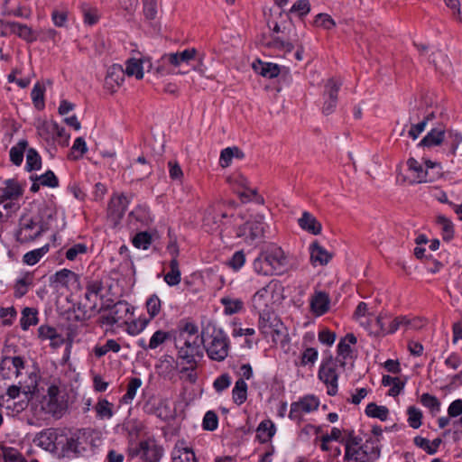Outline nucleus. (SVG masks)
Masks as SVG:
<instances>
[{
  "instance_id": "nucleus-42",
  "label": "nucleus",
  "mask_w": 462,
  "mask_h": 462,
  "mask_svg": "<svg viewBox=\"0 0 462 462\" xmlns=\"http://www.w3.org/2000/svg\"><path fill=\"white\" fill-rule=\"evenodd\" d=\"M28 143L26 140H21L10 150V160L14 165H21L23 160V152L26 150Z\"/></svg>"
},
{
  "instance_id": "nucleus-45",
  "label": "nucleus",
  "mask_w": 462,
  "mask_h": 462,
  "mask_svg": "<svg viewBox=\"0 0 462 462\" xmlns=\"http://www.w3.org/2000/svg\"><path fill=\"white\" fill-rule=\"evenodd\" d=\"M95 411L97 412V416L101 420L110 419L114 414L113 404L106 399L98 400L95 405Z\"/></svg>"
},
{
  "instance_id": "nucleus-22",
  "label": "nucleus",
  "mask_w": 462,
  "mask_h": 462,
  "mask_svg": "<svg viewBox=\"0 0 462 462\" xmlns=\"http://www.w3.org/2000/svg\"><path fill=\"white\" fill-rule=\"evenodd\" d=\"M356 337L354 334L349 333L342 338L337 345V355H338V362H340L341 366L345 365L346 360L350 356L352 353L351 345L356 344Z\"/></svg>"
},
{
  "instance_id": "nucleus-56",
  "label": "nucleus",
  "mask_w": 462,
  "mask_h": 462,
  "mask_svg": "<svg viewBox=\"0 0 462 462\" xmlns=\"http://www.w3.org/2000/svg\"><path fill=\"white\" fill-rule=\"evenodd\" d=\"M409 425L413 429H418L421 425L422 412L420 409L411 406L407 410Z\"/></svg>"
},
{
  "instance_id": "nucleus-55",
  "label": "nucleus",
  "mask_w": 462,
  "mask_h": 462,
  "mask_svg": "<svg viewBox=\"0 0 462 462\" xmlns=\"http://www.w3.org/2000/svg\"><path fill=\"white\" fill-rule=\"evenodd\" d=\"M420 402L423 406L429 408L432 413L439 412L440 410V402L430 393H423L420 397Z\"/></svg>"
},
{
  "instance_id": "nucleus-33",
  "label": "nucleus",
  "mask_w": 462,
  "mask_h": 462,
  "mask_svg": "<svg viewBox=\"0 0 462 462\" xmlns=\"http://www.w3.org/2000/svg\"><path fill=\"white\" fill-rule=\"evenodd\" d=\"M11 32L12 34H15L27 42H33L37 40V35L34 31L23 23L14 22Z\"/></svg>"
},
{
  "instance_id": "nucleus-23",
  "label": "nucleus",
  "mask_w": 462,
  "mask_h": 462,
  "mask_svg": "<svg viewBox=\"0 0 462 462\" xmlns=\"http://www.w3.org/2000/svg\"><path fill=\"white\" fill-rule=\"evenodd\" d=\"M51 281L54 283L68 288L72 286H78L79 283V275L68 269H62L57 272L51 278Z\"/></svg>"
},
{
  "instance_id": "nucleus-15",
  "label": "nucleus",
  "mask_w": 462,
  "mask_h": 462,
  "mask_svg": "<svg viewBox=\"0 0 462 462\" xmlns=\"http://www.w3.org/2000/svg\"><path fill=\"white\" fill-rule=\"evenodd\" d=\"M59 435L54 429H46L36 435L33 442L36 446L41 447L44 450L54 452L57 450L56 442Z\"/></svg>"
},
{
  "instance_id": "nucleus-31",
  "label": "nucleus",
  "mask_w": 462,
  "mask_h": 462,
  "mask_svg": "<svg viewBox=\"0 0 462 462\" xmlns=\"http://www.w3.org/2000/svg\"><path fill=\"white\" fill-rule=\"evenodd\" d=\"M169 337L170 335L168 332L163 330H157L153 333L148 344H146L144 339H140L137 344L143 350L156 349L158 346L162 345L167 339H169Z\"/></svg>"
},
{
  "instance_id": "nucleus-61",
  "label": "nucleus",
  "mask_w": 462,
  "mask_h": 462,
  "mask_svg": "<svg viewBox=\"0 0 462 462\" xmlns=\"http://www.w3.org/2000/svg\"><path fill=\"white\" fill-rule=\"evenodd\" d=\"M341 87V82L330 79L326 84L325 94L328 96V99L337 101V94Z\"/></svg>"
},
{
  "instance_id": "nucleus-7",
  "label": "nucleus",
  "mask_w": 462,
  "mask_h": 462,
  "mask_svg": "<svg viewBox=\"0 0 462 462\" xmlns=\"http://www.w3.org/2000/svg\"><path fill=\"white\" fill-rule=\"evenodd\" d=\"M407 166L413 183L432 182L439 175L440 167L430 161L426 162L424 167L415 159L410 158Z\"/></svg>"
},
{
  "instance_id": "nucleus-46",
  "label": "nucleus",
  "mask_w": 462,
  "mask_h": 462,
  "mask_svg": "<svg viewBox=\"0 0 462 462\" xmlns=\"http://www.w3.org/2000/svg\"><path fill=\"white\" fill-rule=\"evenodd\" d=\"M389 411L385 406H379L374 402L367 404L365 408V414L371 418H377L381 420H386Z\"/></svg>"
},
{
  "instance_id": "nucleus-28",
  "label": "nucleus",
  "mask_w": 462,
  "mask_h": 462,
  "mask_svg": "<svg viewBox=\"0 0 462 462\" xmlns=\"http://www.w3.org/2000/svg\"><path fill=\"white\" fill-rule=\"evenodd\" d=\"M368 443L369 441H365L363 446L355 449L346 448L344 460L348 462H369Z\"/></svg>"
},
{
  "instance_id": "nucleus-47",
  "label": "nucleus",
  "mask_w": 462,
  "mask_h": 462,
  "mask_svg": "<svg viewBox=\"0 0 462 462\" xmlns=\"http://www.w3.org/2000/svg\"><path fill=\"white\" fill-rule=\"evenodd\" d=\"M48 251H49L48 245H45L42 247L34 249L32 251H30L23 255V263L28 265H34L42 259V257L44 254H47Z\"/></svg>"
},
{
  "instance_id": "nucleus-34",
  "label": "nucleus",
  "mask_w": 462,
  "mask_h": 462,
  "mask_svg": "<svg viewBox=\"0 0 462 462\" xmlns=\"http://www.w3.org/2000/svg\"><path fill=\"white\" fill-rule=\"evenodd\" d=\"M255 72L268 79L276 78L280 74V68L273 63L262 62L258 60L253 64Z\"/></svg>"
},
{
  "instance_id": "nucleus-27",
  "label": "nucleus",
  "mask_w": 462,
  "mask_h": 462,
  "mask_svg": "<svg viewBox=\"0 0 462 462\" xmlns=\"http://www.w3.org/2000/svg\"><path fill=\"white\" fill-rule=\"evenodd\" d=\"M271 283L272 282L258 290L252 298L253 307L258 313L270 310L268 293Z\"/></svg>"
},
{
  "instance_id": "nucleus-21",
  "label": "nucleus",
  "mask_w": 462,
  "mask_h": 462,
  "mask_svg": "<svg viewBox=\"0 0 462 462\" xmlns=\"http://www.w3.org/2000/svg\"><path fill=\"white\" fill-rule=\"evenodd\" d=\"M38 335L42 340H50L53 348L60 347L64 343L62 336L57 332L56 328L50 326H41L38 328Z\"/></svg>"
},
{
  "instance_id": "nucleus-59",
  "label": "nucleus",
  "mask_w": 462,
  "mask_h": 462,
  "mask_svg": "<svg viewBox=\"0 0 462 462\" xmlns=\"http://www.w3.org/2000/svg\"><path fill=\"white\" fill-rule=\"evenodd\" d=\"M35 180L39 181L40 184H42V186H46L50 188H56L59 185L58 178L51 171H48L44 174L37 176L35 178Z\"/></svg>"
},
{
  "instance_id": "nucleus-16",
  "label": "nucleus",
  "mask_w": 462,
  "mask_h": 462,
  "mask_svg": "<svg viewBox=\"0 0 462 462\" xmlns=\"http://www.w3.org/2000/svg\"><path fill=\"white\" fill-rule=\"evenodd\" d=\"M125 73L121 65L114 64L109 67L105 79V87L110 92H115L125 81Z\"/></svg>"
},
{
  "instance_id": "nucleus-48",
  "label": "nucleus",
  "mask_w": 462,
  "mask_h": 462,
  "mask_svg": "<svg viewBox=\"0 0 462 462\" xmlns=\"http://www.w3.org/2000/svg\"><path fill=\"white\" fill-rule=\"evenodd\" d=\"M437 223L441 226L443 240L450 241L454 236V226L451 220L439 215L437 217Z\"/></svg>"
},
{
  "instance_id": "nucleus-11",
  "label": "nucleus",
  "mask_w": 462,
  "mask_h": 462,
  "mask_svg": "<svg viewBox=\"0 0 462 462\" xmlns=\"http://www.w3.org/2000/svg\"><path fill=\"white\" fill-rule=\"evenodd\" d=\"M319 406V400L318 397L313 394L305 395L291 404L289 418L297 423H300L303 420V414L318 410Z\"/></svg>"
},
{
  "instance_id": "nucleus-3",
  "label": "nucleus",
  "mask_w": 462,
  "mask_h": 462,
  "mask_svg": "<svg viewBox=\"0 0 462 462\" xmlns=\"http://www.w3.org/2000/svg\"><path fill=\"white\" fill-rule=\"evenodd\" d=\"M273 32L277 35L272 37V41L268 43L269 47L285 53H289L294 49L296 30L292 23H288L282 25L275 23Z\"/></svg>"
},
{
  "instance_id": "nucleus-41",
  "label": "nucleus",
  "mask_w": 462,
  "mask_h": 462,
  "mask_svg": "<svg viewBox=\"0 0 462 462\" xmlns=\"http://www.w3.org/2000/svg\"><path fill=\"white\" fill-rule=\"evenodd\" d=\"M430 61L433 63L436 69L439 70L441 73L448 72L450 68V63L447 55L442 53L441 51L433 52L430 56Z\"/></svg>"
},
{
  "instance_id": "nucleus-60",
  "label": "nucleus",
  "mask_w": 462,
  "mask_h": 462,
  "mask_svg": "<svg viewBox=\"0 0 462 462\" xmlns=\"http://www.w3.org/2000/svg\"><path fill=\"white\" fill-rule=\"evenodd\" d=\"M217 425H218L217 415L212 411H207L203 418V422H202L203 429L206 430L212 431L217 428Z\"/></svg>"
},
{
  "instance_id": "nucleus-51",
  "label": "nucleus",
  "mask_w": 462,
  "mask_h": 462,
  "mask_svg": "<svg viewBox=\"0 0 462 462\" xmlns=\"http://www.w3.org/2000/svg\"><path fill=\"white\" fill-rule=\"evenodd\" d=\"M42 166V159L38 152L30 148L27 150L26 165L25 168L28 171L39 170Z\"/></svg>"
},
{
  "instance_id": "nucleus-58",
  "label": "nucleus",
  "mask_w": 462,
  "mask_h": 462,
  "mask_svg": "<svg viewBox=\"0 0 462 462\" xmlns=\"http://www.w3.org/2000/svg\"><path fill=\"white\" fill-rule=\"evenodd\" d=\"M133 244L136 248L145 250L152 244V236L147 232H140L133 238Z\"/></svg>"
},
{
  "instance_id": "nucleus-50",
  "label": "nucleus",
  "mask_w": 462,
  "mask_h": 462,
  "mask_svg": "<svg viewBox=\"0 0 462 462\" xmlns=\"http://www.w3.org/2000/svg\"><path fill=\"white\" fill-rule=\"evenodd\" d=\"M142 385V380L138 377H133L130 379L128 384H127V391L125 394L122 397V401L125 403L131 402L134 398L135 397L137 390Z\"/></svg>"
},
{
  "instance_id": "nucleus-32",
  "label": "nucleus",
  "mask_w": 462,
  "mask_h": 462,
  "mask_svg": "<svg viewBox=\"0 0 462 462\" xmlns=\"http://www.w3.org/2000/svg\"><path fill=\"white\" fill-rule=\"evenodd\" d=\"M275 434V426L271 420H263L256 429V439L261 443L268 442Z\"/></svg>"
},
{
  "instance_id": "nucleus-52",
  "label": "nucleus",
  "mask_w": 462,
  "mask_h": 462,
  "mask_svg": "<svg viewBox=\"0 0 462 462\" xmlns=\"http://www.w3.org/2000/svg\"><path fill=\"white\" fill-rule=\"evenodd\" d=\"M44 86L39 82H37L32 89V99L33 105L38 109H42L44 107Z\"/></svg>"
},
{
  "instance_id": "nucleus-9",
  "label": "nucleus",
  "mask_w": 462,
  "mask_h": 462,
  "mask_svg": "<svg viewBox=\"0 0 462 462\" xmlns=\"http://www.w3.org/2000/svg\"><path fill=\"white\" fill-rule=\"evenodd\" d=\"M22 194L23 189L17 180L14 179L5 180L0 187V206L7 211H15L19 206L14 200L18 199Z\"/></svg>"
},
{
  "instance_id": "nucleus-14",
  "label": "nucleus",
  "mask_w": 462,
  "mask_h": 462,
  "mask_svg": "<svg viewBox=\"0 0 462 462\" xmlns=\"http://www.w3.org/2000/svg\"><path fill=\"white\" fill-rule=\"evenodd\" d=\"M375 323L379 328V331H377V335H388L393 334L400 328H403V319L402 316L396 317L392 319L387 314H380L376 319Z\"/></svg>"
},
{
  "instance_id": "nucleus-37",
  "label": "nucleus",
  "mask_w": 462,
  "mask_h": 462,
  "mask_svg": "<svg viewBox=\"0 0 462 462\" xmlns=\"http://www.w3.org/2000/svg\"><path fill=\"white\" fill-rule=\"evenodd\" d=\"M220 302L224 306V312L226 315L238 313L244 309L243 300L237 298L223 297Z\"/></svg>"
},
{
  "instance_id": "nucleus-5",
  "label": "nucleus",
  "mask_w": 462,
  "mask_h": 462,
  "mask_svg": "<svg viewBox=\"0 0 462 462\" xmlns=\"http://www.w3.org/2000/svg\"><path fill=\"white\" fill-rule=\"evenodd\" d=\"M41 406L45 413L56 419L61 418L68 408L64 396L60 394L59 387L56 385H51L48 388L47 394L41 402Z\"/></svg>"
},
{
  "instance_id": "nucleus-26",
  "label": "nucleus",
  "mask_w": 462,
  "mask_h": 462,
  "mask_svg": "<svg viewBox=\"0 0 462 462\" xmlns=\"http://www.w3.org/2000/svg\"><path fill=\"white\" fill-rule=\"evenodd\" d=\"M310 307L313 313L317 316L325 314L329 308V298L326 292H316L310 300Z\"/></svg>"
},
{
  "instance_id": "nucleus-8",
  "label": "nucleus",
  "mask_w": 462,
  "mask_h": 462,
  "mask_svg": "<svg viewBox=\"0 0 462 462\" xmlns=\"http://www.w3.org/2000/svg\"><path fill=\"white\" fill-rule=\"evenodd\" d=\"M258 328L264 337H271L277 342L282 335L283 324L273 311L267 310L259 312Z\"/></svg>"
},
{
  "instance_id": "nucleus-6",
  "label": "nucleus",
  "mask_w": 462,
  "mask_h": 462,
  "mask_svg": "<svg viewBox=\"0 0 462 462\" xmlns=\"http://www.w3.org/2000/svg\"><path fill=\"white\" fill-rule=\"evenodd\" d=\"M201 345H203L201 337H191L185 339H176V347L178 349V357L186 362L187 365L194 366L197 364V357L203 356Z\"/></svg>"
},
{
  "instance_id": "nucleus-20",
  "label": "nucleus",
  "mask_w": 462,
  "mask_h": 462,
  "mask_svg": "<svg viewBox=\"0 0 462 462\" xmlns=\"http://www.w3.org/2000/svg\"><path fill=\"white\" fill-rule=\"evenodd\" d=\"M446 139V128L443 125H439L430 129V131L422 138L420 144L422 146H437Z\"/></svg>"
},
{
  "instance_id": "nucleus-64",
  "label": "nucleus",
  "mask_w": 462,
  "mask_h": 462,
  "mask_svg": "<svg viewBox=\"0 0 462 462\" xmlns=\"http://www.w3.org/2000/svg\"><path fill=\"white\" fill-rule=\"evenodd\" d=\"M87 144L85 140L82 137H78L72 145L71 148V156H73V159L77 160L87 152Z\"/></svg>"
},
{
  "instance_id": "nucleus-38",
  "label": "nucleus",
  "mask_w": 462,
  "mask_h": 462,
  "mask_svg": "<svg viewBox=\"0 0 462 462\" xmlns=\"http://www.w3.org/2000/svg\"><path fill=\"white\" fill-rule=\"evenodd\" d=\"M149 413L154 414L161 420H169L173 418V412L165 402H158L157 404H152L148 411Z\"/></svg>"
},
{
  "instance_id": "nucleus-35",
  "label": "nucleus",
  "mask_w": 462,
  "mask_h": 462,
  "mask_svg": "<svg viewBox=\"0 0 462 462\" xmlns=\"http://www.w3.org/2000/svg\"><path fill=\"white\" fill-rule=\"evenodd\" d=\"M446 143L451 155L462 157V134L460 133L448 132Z\"/></svg>"
},
{
  "instance_id": "nucleus-12",
  "label": "nucleus",
  "mask_w": 462,
  "mask_h": 462,
  "mask_svg": "<svg viewBox=\"0 0 462 462\" xmlns=\"http://www.w3.org/2000/svg\"><path fill=\"white\" fill-rule=\"evenodd\" d=\"M264 228L265 223L263 222V217L257 216L239 226L236 231V236L242 237L245 242H252L263 236Z\"/></svg>"
},
{
  "instance_id": "nucleus-18",
  "label": "nucleus",
  "mask_w": 462,
  "mask_h": 462,
  "mask_svg": "<svg viewBox=\"0 0 462 462\" xmlns=\"http://www.w3.org/2000/svg\"><path fill=\"white\" fill-rule=\"evenodd\" d=\"M197 55V50L194 48L186 49L180 52H172L169 54L163 55L162 58L163 60L168 61L170 64L174 67H179L182 63H189L190 60H194Z\"/></svg>"
},
{
  "instance_id": "nucleus-36",
  "label": "nucleus",
  "mask_w": 462,
  "mask_h": 462,
  "mask_svg": "<svg viewBox=\"0 0 462 462\" xmlns=\"http://www.w3.org/2000/svg\"><path fill=\"white\" fill-rule=\"evenodd\" d=\"M170 272L164 275V281L169 286H175L180 282L181 273L178 259H171L170 262Z\"/></svg>"
},
{
  "instance_id": "nucleus-39",
  "label": "nucleus",
  "mask_w": 462,
  "mask_h": 462,
  "mask_svg": "<svg viewBox=\"0 0 462 462\" xmlns=\"http://www.w3.org/2000/svg\"><path fill=\"white\" fill-rule=\"evenodd\" d=\"M233 401L237 404H243L247 399V384L243 379H238L232 391Z\"/></svg>"
},
{
  "instance_id": "nucleus-63",
  "label": "nucleus",
  "mask_w": 462,
  "mask_h": 462,
  "mask_svg": "<svg viewBox=\"0 0 462 462\" xmlns=\"http://www.w3.org/2000/svg\"><path fill=\"white\" fill-rule=\"evenodd\" d=\"M402 319L404 329H420L426 324V320L419 317L409 318L402 316Z\"/></svg>"
},
{
  "instance_id": "nucleus-54",
  "label": "nucleus",
  "mask_w": 462,
  "mask_h": 462,
  "mask_svg": "<svg viewBox=\"0 0 462 462\" xmlns=\"http://www.w3.org/2000/svg\"><path fill=\"white\" fill-rule=\"evenodd\" d=\"M148 322L146 319H138L131 322L126 320V332L131 336L138 335L146 328Z\"/></svg>"
},
{
  "instance_id": "nucleus-2",
  "label": "nucleus",
  "mask_w": 462,
  "mask_h": 462,
  "mask_svg": "<svg viewBox=\"0 0 462 462\" xmlns=\"http://www.w3.org/2000/svg\"><path fill=\"white\" fill-rule=\"evenodd\" d=\"M203 346L208 356L221 362L228 356L230 342L226 334L221 329L212 328L202 331Z\"/></svg>"
},
{
  "instance_id": "nucleus-13",
  "label": "nucleus",
  "mask_w": 462,
  "mask_h": 462,
  "mask_svg": "<svg viewBox=\"0 0 462 462\" xmlns=\"http://www.w3.org/2000/svg\"><path fill=\"white\" fill-rule=\"evenodd\" d=\"M134 308L126 301L116 302L108 311L106 315L101 317L102 322L107 325H114L120 321L129 319V317L133 315Z\"/></svg>"
},
{
  "instance_id": "nucleus-25",
  "label": "nucleus",
  "mask_w": 462,
  "mask_h": 462,
  "mask_svg": "<svg viewBox=\"0 0 462 462\" xmlns=\"http://www.w3.org/2000/svg\"><path fill=\"white\" fill-rule=\"evenodd\" d=\"M310 261L314 265H325L332 258V254H329L324 247H322L318 242H314L310 246Z\"/></svg>"
},
{
  "instance_id": "nucleus-53",
  "label": "nucleus",
  "mask_w": 462,
  "mask_h": 462,
  "mask_svg": "<svg viewBox=\"0 0 462 462\" xmlns=\"http://www.w3.org/2000/svg\"><path fill=\"white\" fill-rule=\"evenodd\" d=\"M1 456L5 462H27L17 449L11 447H3Z\"/></svg>"
},
{
  "instance_id": "nucleus-40",
  "label": "nucleus",
  "mask_w": 462,
  "mask_h": 462,
  "mask_svg": "<svg viewBox=\"0 0 462 462\" xmlns=\"http://www.w3.org/2000/svg\"><path fill=\"white\" fill-rule=\"evenodd\" d=\"M125 75L132 77L134 76L137 79H141L143 77V69L142 66V60L137 59H129L125 63Z\"/></svg>"
},
{
  "instance_id": "nucleus-62",
  "label": "nucleus",
  "mask_w": 462,
  "mask_h": 462,
  "mask_svg": "<svg viewBox=\"0 0 462 462\" xmlns=\"http://www.w3.org/2000/svg\"><path fill=\"white\" fill-rule=\"evenodd\" d=\"M314 23L316 26L324 28L326 30H330L336 26L335 21L331 18L330 15L327 14H319L315 17Z\"/></svg>"
},
{
  "instance_id": "nucleus-19",
  "label": "nucleus",
  "mask_w": 462,
  "mask_h": 462,
  "mask_svg": "<svg viewBox=\"0 0 462 462\" xmlns=\"http://www.w3.org/2000/svg\"><path fill=\"white\" fill-rule=\"evenodd\" d=\"M130 199L125 194H114L109 202V212L115 218H121L125 213Z\"/></svg>"
},
{
  "instance_id": "nucleus-10",
  "label": "nucleus",
  "mask_w": 462,
  "mask_h": 462,
  "mask_svg": "<svg viewBox=\"0 0 462 462\" xmlns=\"http://www.w3.org/2000/svg\"><path fill=\"white\" fill-rule=\"evenodd\" d=\"M337 369V360L329 357L321 364L319 370V378L328 386V394L330 396H334L337 393L338 373Z\"/></svg>"
},
{
  "instance_id": "nucleus-43",
  "label": "nucleus",
  "mask_w": 462,
  "mask_h": 462,
  "mask_svg": "<svg viewBox=\"0 0 462 462\" xmlns=\"http://www.w3.org/2000/svg\"><path fill=\"white\" fill-rule=\"evenodd\" d=\"M38 322L37 311L32 308H24L22 311V318L20 320L21 328L27 330L31 326L36 325Z\"/></svg>"
},
{
  "instance_id": "nucleus-1",
  "label": "nucleus",
  "mask_w": 462,
  "mask_h": 462,
  "mask_svg": "<svg viewBox=\"0 0 462 462\" xmlns=\"http://www.w3.org/2000/svg\"><path fill=\"white\" fill-rule=\"evenodd\" d=\"M253 268L260 275H282L290 269L289 257L281 246L271 244L254 259Z\"/></svg>"
},
{
  "instance_id": "nucleus-30",
  "label": "nucleus",
  "mask_w": 462,
  "mask_h": 462,
  "mask_svg": "<svg viewBox=\"0 0 462 462\" xmlns=\"http://www.w3.org/2000/svg\"><path fill=\"white\" fill-rule=\"evenodd\" d=\"M143 457L145 462H159L163 449L155 443L145 442L142 444Z\"/></svg>"
},
{
  "instance_id": "nucleus-4",
  "label": "nucleus",
  "mask_w": 462,
  "mask_h": 462,
  "mask_svg": "<svg viewBox=\"0 0 462 462\" xmlns=\"http://www.w3.org/2000/svg\"><path fill=\"white\" fill-rule=\"evenodd\" d=\"M45 230L46 227L40 218L23 215L19 219L15 236L18 242L29 243L41 236Z\"/></svg>"
},
{
  "instance_id": "nucleus-44",
  "label": "nucleus",
  "mask_w": 462,
  "mask_h": 462,
  "mask_svg": "<svg viewBox=\"0 0 462 462\" xmlns=\"http://www.w3.org/2000/svg\"><path fill=\"white\" fill-rule=\"evenodd\" d=\"M230 182L234 185H237L239 187L244 188L246 191H237L241 197L248 198L249 195L255 196L256 190L253 189H248L249 181L246 177L242 174H236L229 179Z\"/></svg>"
},
{
  "instance_id": "nucleus-57",
  "label": "nucleus",
  "mask_w": 462,
  "mask_h": 462,
  "mask_svg": "<svg viewBox=\"0 0 462 462\" xmlns=\"http://www.w3.org/2000/svg\"><path fill=\"white\" fill-rule=\"evenodd\" d=\"M162 301L156 294L152 295L146 301L147 312L151 319L156 317L160 313Z\"/></svg>"
},
{
  "instance_id": "nucleus-17",
  "label": "nucleus",
  "mask_w": 462,
  "mask_h": 462,
  "mask_svg": "<svg viewBox=\"0 0 462 462\" xmlns=\"http://www.w3.org/2000/svg\"><path fill=\"white\" fill-rule=\"evenodd\" d=\"M14 368V375L18 377L21 370L24 368V361L21 356H5L0 362V378L10 379L11 373L5 372V368Z\"/></svg>"
},
{
  "instance_id": "nucleus-29",
  "label": "nucleus",
  "mask_w": 462,
  "mask_h": 462,
  "mask_svg": "<svg viewBox=\"0 0 462 462\" xmlns=\"http://www.w3.org/2000/svg\"><path fill=\"white\" fill-rule=\"evenodd\" d=\"M101 301V297H97L88 291L85 292L84 298L80 301V305L84 310V315L90 318L92 315L98 312V303Z\"/></svg>"
},
{
  "instance_id": "nucleus-24",
  "label": "nucleus",
  "mask_w": 462,
  "mask_h": 462,
  "mask_svg": "<svg viewBox=\"0 0 462 462\" xmlns=\"http://www.w3.org/2000/svg\"><path fill=\"white\" fill-rule=\"evenodd\" d=\"M298 224L303 230L312 234L319 235L321 232V224L317 218L308 211H304L298 220Z\"/></svg>"
},
{
  "instance_id": "nucleus-49",
  "label": "nucleus",
  "mask_w": 462,
  "mask_h": 462,
  "mask_svg": "<svg viewBox=\"0 0 462 462\" xmlns=\"http://www.w3.org/2000/svg\"><path fill=\"white\" fill-rule=\"evenodd\" d=\"M120 349L121 346L115 339H108L105 345L96 346L93 351L97 357H102L109 351L118 353Z\"/></svg>"
}]
</instances>
